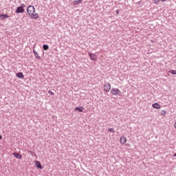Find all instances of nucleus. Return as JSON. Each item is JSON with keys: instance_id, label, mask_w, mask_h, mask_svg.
<instances>
[{"instance_id": "10", "label": "nucleus", "mask_w": 176, "mask_h": 176, "mask_svg": "<svg viewBox=\"0 0 176 176\" xmlns=\"http://www.w3.org/2000/svg\"><path fill=\"white\" fill-rule=\"evenodd\" d=\"M13 156H14V157H16V159H21L23 157V156L21 155V154L17 153H14Z\"/></svg>"}, {"instance_id": "5", "label": "nucleus", "mask_w": 176, "mask_h": 176, "mask_svg": "<svg viewBox=\"0 0 176 176\" xmlns=\"http://www.w3.org/2000/svg\"><path fill=\"white\" fill-rule=\"evenodd\" d=\"M120 142L121 145H125L126 142H127V138L126 136H122L120 138Z\"/></svg>"}, {"instance_id": "23", "label": "nucleus", "mask_w": 176, "mask_h": 176, "mask_svg": "<svg viewBox=\"0 0 176 176\" xmlns=\"http://www.w3.org/2000/svg\"><path fill=\"white\" fill-rule=\"evenodd\" d=\"M2 140V135H0V140Z\"/></svg>"}, {"instance_id": "21", "label": "nucleus", "mask_w": 176, "mask_h": 176, "mask_svg": "<svg viewBox=\"0 0 176 176\" xmlns=\"http://www.w3.org/2000/svg\"><path fill=\"white\" fill-rule=\"evenodd\" d=\"M167 0H160L161 2H166Z\"/></svg>"}, {"instance_id": "1", "label": "nucleus", "mask_w": 176, "mask_h": 176, "mask_svg": "<svg viewBox=\"0 0 176 176\" xmlns=\"http://www.w3.org/2000/svg\"><path fill=\"white\" fill-rule=\"evenodd\" d=\"M27 13L30 16L31 19H36L39 18V14H38V13H35V7H34V6H28Z\"/></svg>"}, {"instance_id": "4", "label": "nucleus", "mask_w": 176, "mask_h": 176, "mask_svg": "<svg viewBox=\"0 0 176 176\" xmlns=\"http://www.w3.org/2000/svg\"><path fill=\"white\" fill-rule=\"evenodd\" d=\"M103 89H104V91H106V93H108L111 90V83L104 82V84L103 85Z\"/></svg>"}, {"instance_id": "20", "label": "nucleus", "mask_w": 176, "mask_h": 176, "mask_svg": "<svg viewBox=\"0 0 176 176\" xmlns=\"http://www.w3.org/2000/svg\"><path fill=\"white\" fill-rule=\"evenodd\" d=\"M170 74H172L173 75H175L176 74V71L175 70H172V71H170Z\"/></svg>"}, {"instance_id": "22", "label": "nucleus", "mask_w": 176, "mask_h": 176, "mask_svg": "<svg viewBox=\"0 0 176 176\" xmlns=\"http://www.w3.org/2000/svg\"><path fill=\"white\" fill-rule=\"evenodd\" d=\"M174 127H175V129H176V122H175V123L174 124Z\"/></svg>"}, {"instance_id": "12", "label": "nucleus", "mask_w": 176, "mask_h": 176, "mask_svg": "<svg viewBox=\"0 0 176 176\" xmlns=\"http://www.w3.org/2000/svg\"><path fill=\"white\" fill-rule=\"evenodd\" d=\"M0 19L1 20H5V19H9V15L5 14H1L0 15Z\"/></svg>"}, {"instance_id": "3", "label": "nucleus", "mask_w": 176, "mask_h": 176, "mask_svg": "<svg viewBox=\"0 0 176 176\" xmlns=\"http://www.w3.org/2000/svg\"><path fill=\"white\" fill-rule=\"evenodd\" d=\"M25 7V4L23 3L21 6L18 7L16 10V13H24L25 10L24 8Z\"/></svg>"}, {"instance_id": "7", "label": "nucleus", "mask_w": 176, "mask_h": 176, "mask_svg": "<svg viewBox=\"0 0 176 176\" xmlns=\"http://www.w3.org/2000/svg\"><path fill=\"white\" fill-rule=\"evenodd\" d=\"M34 164L36 167L42 170V164H41V162H39V161H35Z\"/></svg>"}, {"instance_id": "14", "label": "nucleus", "mask_w": 176, "mask_h": 176, "mask_svg": "<svg viewBox=\"0 0 176 176\" xmlns=\"http://www.w3.org/2000/svg\"><path fill=\"white\" fill-rule=\"evenodd\" d=\"M161 116H166L167 115V112H166V110H162L160 112Z\"/></svg>"}, {"instance_id": "13", "label": "nucleus", "mask_w": 176, "mask_h": 176, "mask_svg": "<svg viewBox=\"0 0 176 176\" xmlns=\"http://www.w3.org/2000/svg\"><path fill=\"white\" fill-rule=\"evenodd\" d=\"M33 53H34V56L36 57V58H37V60H41V57L38 54V52H36V51H35V50H33Z\"/></svg>"}, {"instance_id": "18", "label": "nucleus", "mask_w": 176, "mask_h": 176, "mask_svg": "<svg viewBox=\"0 0 176 176\" xmlns=\"http://www.w3.org/2000/svg\"><path fill=\"white\" fill-rule=\"evenodd\" d=\"M109 131H110V133H115V129L113 128L109 129Z\"/></svg>"}, {"instance_id": "6", "label": "nucleus", "mask_w": 176, "mask_h": 176, "mask_svg": "<svg viewBox=\"0 0 176 176\" xmlns=\"http://www.w3.org/2000/svg\"><path fill=\"white\" fill-rule=\"evenodd\" d=\"M91 60H92V61H97V55L91 53V52H89L88 53Z\"/></svg>"}, {"instance_id": "8", "label": "nucleus", "mask_w": 176, "mask_h": 176, "mask_svg": "<svg viewBox=\"0 0 176 176\" xmlns=\"http://www.w3.org/2000/svg\"><path fill=\"white\" fill-rule=\"evenodd\" d=\"M153 108H154L155 109H160V108H162V107L160 106V104H159L158 103H154L152 105Z\"/></svg>"}, {"instance_id": "24", "label": "nucleus", "mask_w": 176, "mask_h": 176, "mask_svg": "<svg viewBox=\"0 0 176 176\" xmlns=\"http://www.w3.org/2000/svg\"><path fill=\"white\" fill-rule=\"evenodd\" d=\"M119 14V10H117V14Z\"/></svg>"}, {"instance_id": "17", "label": "nucleus", "mask_w": 176, "mask_h": 176, "mask_svg": "<svg viewBox=\"0 0 176 176\" xmlns=\"http://www.w3.org/2000/svg\"><path fill=\"white\" fill-rule=\"evenodd\" d=\"M153 3H155V5H157V3H159V2H160V0H153Z\"/></svg>"}, {"instance_id": "11", "label": "nucleus", "mask_w": 176, "mask_h": 176, "mask_svg": "<svg viewBox=\"0 0 176 176\" xmlns=\"http://www.w3.org/2000/svg\"><path fill=\"white\" fill-rule=\"evenodd\" d=\"M17 78L19 79H24V74H23V72H19L16 74Z\"/></svg>"}, {"instance_id": "19", "label": "nucleus", "mask_w": 176, "mask_h": 176, "mask_svg": "<svg viewBox=\"0 0 176 176\" xmlns=\"http://www.w3.org/2000/svg\"><path fill=\"white\" fill-rule=\"evenodd\" d=\"M48 94H51V96H54V92H53L52 91H48Z\"/></svg>"}, {"instance_id": "26", "label": "nucleus", "mask_w": 176, "mask_h": 176, "mask_svg": "<svg viewBox=\"0 0 176 176\" xmlns=\"http://www.w3.org/2000/svg\"><path fill=\"white\" fill-rule=\"evenodd\" d=\"M83 1V0H81V2H82Z\"/></svg>"}, {"instance_id": "15", "label": "nucleus", "mask_w": 176, "mask_h": 176, "mask_svg": "<svg viewBox=\"0 0 176 176\" xmlns=\"http://www.w3.org/2000/svg\"><path fill=\"white\" fill-rule=\"evenodd\" d=\"M74 5H79V3H82V0L74 1Z\"/></svg>"}, {"instance_id": "16", "label": "nucleus", "mask_w": 176, "mask_h": 176, "mask_svg": "<svg viewBox=\"0 0 176 176\" xmlns=\"http://www.w3.org/2000/svg\"><path fill=\"white\" fill-rule=\"evenodd\" d=\"M43 50H49V45L45 44L43 45Z\"/></svg>"}, {"instance_id": "2", "label": "nucleus", "mask_w": 176, "mask_h": 176, "mask_svg": "<svg viewBox=\"0 0 176 176\" xmlns=\"http://www.w3.org/2000/svg\"><path fill=\"white\" fill-rule=\"evenodd\" d=\"M111 96H122V91L118 88H113L110 91Z\"/></svg>"}, {"instance_id": "25", "label": "nucleus", "mask_w": 176, "mask_h": 176, "mask_svg": "<svg viewBox=\"0 0 176 176\" xmlns=\"http://www.w3.org/2000/svg\"><path fill=\"white\" fill-rule=\"evenodd\" d=\"M174 156L176 157V154H175Z\"/></svg>"}, {"instance_id": "9", "label": "nucleus", "mask_w": 176, "mask_h": 176, "mask_svg": "<svg viewBox=\"0 0 176 176\" xmlns=\"http://www.w3.org/2000/svg\"><path fill=\"white\" fill-rule=\"evenodd\" d=\"M85 109V108L83 107V106L81 107H77L74 109V111H78V112H83V110Z\"/></svg>"}]
</instances>
